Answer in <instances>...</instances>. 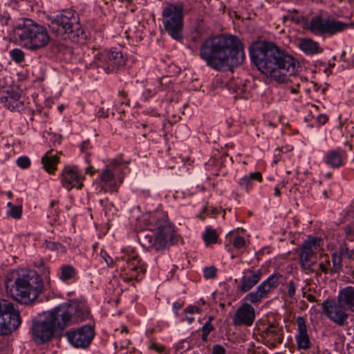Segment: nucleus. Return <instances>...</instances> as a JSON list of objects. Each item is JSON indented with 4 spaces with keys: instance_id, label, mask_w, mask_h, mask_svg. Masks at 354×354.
<instances>
[{
    "instance_id": "nucleus-36",
    "label": "nucleus",
    "mask_w": 354,
    "mask_h": 354,
    "mask_svg": "<svg viewBox=\"0 0 354 354\" xmlns=\"http://www.w3.org/2000/svg\"><path fill=\"white\" fill-rule=\"evenodd\" d=\"M265 297L263 295L257 290L256 292H251L248 293L245 297V299L250 301L252 304H257L261 301V299Z\"/></svg>"
},
{
    "instance_id": "nucleus-55",
    "label": "nucleus",
    "mask_w": 354,
    "mask_h": 354,
    "mask_svg": "<svg viewBox=\"0 0 354 354\" xmlns=\"http://www.w3.org/2000/svg\"><path fill=\"white\" fill-rule=\"evenodd\" d=\"M101 256L106 261V263L107 266H110L113 263V259L111 257H109V254L106 252H102Z\"/></svg>"
},
{
    "instance_id": "nucleus-20",
    "label": "nucleus",
    "mask_w": 354,
    "mask_h": 354,
    "mask_svg": "<svg viewBox=\"0 0 354 354\" xmlns=\"http://www.w3.org/2000/svg\"><path fill=\"white\" fill-rule=\"evenodd\" d=\"M59 306H66L70 308H72L73 311L71 313L70 317H68L70 320L67 322L66 328L76 322L85 320L89 315V310L87 309V308L75 301H72L71 303H64Z\"/></svg>"
},
{
    "instance_id": "nucleus-37",
    "label": "nucleus",
    "mask_w": 354,
    "mask_h": 354,
    "mask_svg": "<svg viewBox=\"0 0 354 354\" xmlns=\"http://www.w3.org/2000/svg\"><path fill=\"white\" fill-rule=\"evenodd\" d=\"M10 55L12 59L18 64L22 62L25 58L24 53L19 48H15L10 50Z\"/></svg>"
},
{
    "instance_id": "nucleus-3",
    "label": "nucleus",
    "mask_w": 354,
    "mask_h": 354,
    "mask_svg": "<svg viewBox=\"0 0 354 354\" xmlns=\"http://www.w3.org/2000/svg\"><path fill=\"white\" fill-rule=\"evenodd\" d=\"M15 280L8 279L7 290L12 297L21 304H28L35 301L45 288L39 275L32 270L14 273Z\"/></svg>"
},
{
    "instance_id": "nucleus-61",
    "label": "nucleus",
    "mask_w": 354,
    "mask_h": 354,
    "mask_svg": "<svg viewBox=\"0 0 354 354\" xmlns=\"http://www.w3.org/2000/svg\"><path fill=\"white\" fill-rule=\"evenodd\" d=\"M306 299L309 302H318V300L316 299V297L313 295H311V294H308L306 295Z\"/></svg>"
},
{
    "instance_id": "nucleus-2",
    "label": "nucleus",
    "mask_w": 354,
    "mask_h": 354,
    "mask_svg": "<svg viewBox=\"0 0 354 354\" xmlns=\"http://www.w3.org/2000/svg\"><path fill=\"white\" fill-rule=\"evenodd\" d=\"M241 40L230 34H221L205 39L200 47V57L216 71H232L240 64Z\"/></svg>"
},
{
    "instance_id": "nucleus-50",
    "label": "nucleus",
    "mask_w": 354,
    "mask_h": 354,
    "mask_svg": "<svg viewBox=\"0 0 354 354\" xmlns=\"http://www.w3.org/2000/svg\"><path fill=\"white\" fill-rule=\"evenodd\" d=\"M225 348L221 344H214L212 346V354H225Z\"/></svg>"
},
{
    "instance_id": "nucleus-14",
    "label": "nucleus",
    "mask_w": 354,
    "mask_h": 354,
    "mask_svg": "<svg viewBox=\"0 0 354 354\" xmlns=\"http://www.w3.org/2000/svg\"><path fill=\"white\" fill-rule=\"evenodd\" d=\"M157 234L154 239L153 249L156 251L166 248L169 244L176 241V236L171 223L168 221L167 215L160 214L155 218Z\"/></svg>"
},
{
    "instance_id": "nucleus-30",
    "label": "nucleus",
    "mask_w": 354,
    "mask_h": 354,
    "mask_svg": "<svg viewBox=\"0 0 354 354\" xmlns=\"http://www.w3.org/2000/svg\"><path fill=\"white\" fill-rule=\"evenodd\" d=\"M252 180H257V182H262L263 177L260 171H255L250 173L248 176H245V187L247 189L252 188Z\"/></svg>"
},
{
    "instance_id": "nucleus-53",
    "label": "nucleus",
    "mask_w": 354,
    "mask_h": 354,
    "mask_svg": "<svg viewBox=\"0 0 354 354\" xmlns=\"http://www.w3.org/2000/svg\"><path fill=\"white\" fill-rule=\"evenodd\" d=\"M149 348L154 350L158 353H161L165 351V347L160 344L152 343Z\"/></svg>"
},
{
    "instance_id": "nucleus-8",
    "label": "nucleus",
    "mask_w": 354,
    "mask_h": 354,
    "mask_svg": "<svg viewBox=\"0 0 354 354\" xmlns=\"http://www.w3.org/2000/svg\"><path fill=\"white\" fill-rule=\"evenodd\" d=\"M183 7L181 4L169 3L162 12V22L165 32L175 41L183 39Z\"/></svg>"
},
{
    "instance_id": "nucleus-28",
    "label": "nucleus",
    "mask_w": 354,
    "mask_h": 354,
    "mask_svg": "<svg viewBox=\"0 0 354 354\" xmlns=\"http://www.w3.org/2000/svg\"><path fill=\"white\" fill-rule=\"evenodd\" d=\"M255 319L254 308L249 304L245 303V326H251Z\"/></svg>"
},
{
    "instance_id": "nucleus-35",
    "label": "nucleus",
    "mask_w": 354,
    "mask_h": 354,
    "mask_svg": "<svg viewBox=\"0 0 354 354\" xmlns=\"http://www.w3.org/2000/svg\"><path fill=\"white\" fill-rule=\"evenodd\" d=\"M8 206L10 207V210L8 212V215L17 219L21 218L22 214V207L21 205H14L12 203L9 202Z\"/></svg>"
},
{
    "instance_id": "nucleus-38",
    "label": "nucleus",
    "mask_w": 354,
    "mask_h": 354,
    "mask_svg": "<svg viewBox=\"0 0 354 354\" xmlns=\"http://www.w3.org/2000/svg\"><path fill=\"white\" fill-rule=\"evenodd\" d=\"M233 323L236 326L243 324V304H241L233 317Z\"/></svg>"
},
{
    "instance_id": "nucleus-39",
    "label": "nucleus",
    "mask_w": 354,
    "mask_h": 354,
    "mask_svg": "<svg viewBox=\"0 0 354 354\" xmlns=\"http://www.w3.org/2000/svg\"><path fill=\"white\" fill-rule=\"evenodd\" d=\"M135 29H136V27L128 28L125 29L123 32L124 37L127 39H133V37H135L136 40H138V39L140 40L142 37L138 33V32L136 31V30H135Z\"/></svg>"
},
{
    "instance_id": "nucleus-32",
    "label": "nucleus",
    "mask_w": 354,
    "mask_h": 354,
    "mask_svg": "<svg viewBox=\"0 0 354 354\" xmlns=\"http://www.w3.org/2000/svg\"><path fill=\"white\" fill-rule=\"evenodd\" d=\"M203 238L204 241L205 242V244L208 245L210 243H216L218 239V236L214 230H212L211 228H206L203 235Z\"/></svg>"
},
{
    "instance_id": "nucleus-5",
    "label": "nucleus",
    "mask_w": 354,
    "mask_h": 354,
    "mask_svg": "<svg viewBox=\"0 0 354 354\" xmlns=\"http://www.w3.org/2000/svg\"><path fill=\"white\" fill-rule=\"evenodd\" d=\"M5 30L17 38L22 46L31 50L44 48L50 41L47 29L30 19H21L12 29L2 30Z\"/></svg>"
},
{
    "instance_id": "nucleus-54",
    "label": "nucleus",
    "mask_w": 354,
    "mask_h": 354,
    "mask_svg": "<svg viewBox=\"0 0 354 354\" xmlns=\"http://www.w3.org/2000/svg\"><path fill=\"white\" fill-rule=\"evenodd\" d=\"M317 121L319 124L324 125L328 121V117L326 114H319L317 117Z\"/></svg>"
},
{
    "instance_id": "nucleus-7",
    "label": "nucleus",
    "mask_w": 354,
    "mask_h": 354,
    "mask_svg": "<svg viewBox=\"0 0 354 354\" xmlns=\"http://www.w3.org/2000/svg\"><path fill=\"white\" fill-rule=\"evenodd\" d=\"M48 28L58 39L79 43L86 38L79 16L73 10H66L57 15L50 20Z\"/></svg>"
},
{
    "instance_id": "nucleus-17",
    "label": "nucleus",
    "mask_w": 354,
    "mask_h": 354,
    "mask_svg": "<svg viewBox=\"0 0 354 354\" xmlns=\"http://www.w3.org/2000/svg\"><path fill=\"white\" fill-rule=\"evenodd\" d=\"M262 337L268 347L275 348L283 342V328L278 324H271L263 331Z\"/></svg>"
},
{
    "instance_id": "nucleus-45",
    "label": "nucleus",
    "mask_w": 354,
    "mask_h": 354,
    "mask_svg": "<svg viewBox=\"0 0 354 354\" xmlns=\"http://www.w3.org/2000/svg\"><path fill=\"white\" fill-rule=\"evenodd\" d=\"M204 277L206 279H214L216 274V268L214 266L206 267L203 269Z\"/></svg>"
},
{
    "instance_id": "nucleus-64",
    "label": "nucleus",
    "mask_w": 354,
    "mask_h": 354,
    "mask_svg": "<svg viewBox=\"0 0 354 354\" xmlns=\"http://www.w3.org/2000/svg\"><path fill=\"white\" fill-rule=\"evenodd\" d=\"M208 335H209L208 333L202 332L201 339L203 342L207 341Z\"/></svg>"
},
{
    "instance_id": "nucleus-29",
    "label": "nucleus",
    "mask_w": 354,
    "mask_h": 354,
    "mask_svg": "<svg viewBox=\"0 0 354 354\" xmlns=\"http://www.w3.org/2000/svg\"><path fill=\"white\" fill-rule=\"evenodd\" d=\"M324 259V260L319 263V271L317 270L319 272H320V275L322 274V272H324V274L330 273V270L329 268L330 266V260L329 259L328 254H321L319 255V259Z\"/></svg>"
},
{
    "instance_id": "nucleus-9",
    "label": "nucleus",
    "mask_w": 354,
    "mask_h": 354,
    "mask_svg": "<svg viewBox=\"0 0 354 354\" xmlns=\"http://www.w3.org/2000/svg\"><path fill=\"white\" fill-rule=\"evenodd\" d=\"M322 244L320 237L309 236L297 249L299 263L303 271L319 277L320 272L315 271L312 266L317 262V250Z\"/></svg>"
},
{
    "instance_id": "nucleus-12",
    "label": "nucleus",
    "mask_w": 354,
    "mask_h": 354,
    "mask_svg": "<svg viewBox=\"0 0 354 354\" xmlns=\"http://www.w3.org/2000/svg\"><path fill=\"white\" fill-rule=\"evenodd\" d=\"M354 27V23H344L335 19H324L322 15L313 17L309 22L308 29L315 35H334L337 32Z\"/></svg>"
},
{
    "instance_id": "nucleus-1",
    "label": "nucleus",
    "mask_w": 354,
    "mask_h": 354,
    "mask_svg": "<svg viewBox=\"0 0 354 354\" xmlns=\"http://www.w3.org/2000/svg\"><path fill=\"white\" fill-rule=\"evenodd\" d=\"M249 53L257 70L278 83L286 82L288 73L292 75L295 72V58L274 42L254 41L249 47Z\"/></svg>"
},
{
    "instance_id": "nucleus-25",
    "label": "nucleus",
    "mask_w": 354,
    "mask_h": 354,
    "mask_svg": "<svg viewBox=\"0 0 354 354\" xmlns=\"http://www.w3.org/2000/svg\"><path fill=\"white\" fill-rule=\"evenodd\" d=\"M59 160L57 153L53 154V150L47 151L41 158V163L44 169L50 174L56 170V165Z\"/></svg>"
},
{
    "instance_id": "nucleus-43",
    "label": "nucleus",
    "mask_w": 354,
    "mask_h": 354,
    "mask_svg": "<svg viewBox=\"0 0 354 354\" xmlns=\"http://www.w3.org/2000/svg\"><path fill=\"white\" fill-rule=\"evenodd\" d=\"M17 165L21 169H27L30 165V160L28 156H21L17 160Z\"/></svg>"
},
{
    "instance_id": "nucleus-42",
    "label": "nucleus",
    "mask_w": 354,
    "mask_h": 354,
    "mask_svg": "<svg viewBox=\"0 0 354 354\" xmlns=\"http://www.w3.org/2000/svg\"><path fill=\"white\" fill-rule=\"evenodd\" d=\"M286 288L287 295L288 297L290 299H293L295 295L297 289L296 283H295V281L293 280H290V281H288L286 284Z\"/></svg>"
},
{
    "instance_id": "nucleus-11",
    "label": "nucleus",
    "mask_w": 354,
    "mask_h": 354,
    "mask_svg": "<svg viewBox=\"0 0 354 354\" xmlns=\"http://www.w3.org/2000/svg\"><path fill=\"white\" fill-rule=\"evenodd\" d=\"M354 27V23H344L335 19H324L322 15L313 17L309 22L308 29L315 35H334L337 32Z\"/></svg>"
},
{
    "instance_id": "nucleus-51",
    "label": "nucleus",
    "mask_w": 354,
    "mask_h": 354,
    "mask_svg": "<svg viewBox=\"0 0 354 354\" xmlns=\"http://www.w3.org/2000/svg\"><path fill=\"white\" fill-rule=\"evenodd\" d=\"M214 328L209 322H206L202 326L201 330L203 333L209 334L210 332L214 330Z\"/></svg>"
},
{
    "instance_id": "nucleus-52",
    "label": "nucleus",
    "mask_w": 354,
    "mask_h": 354,
    "mask_svg": "<svg viewBox=\"0 0 354 354\" xmlns=\"http://www.w3.org/2000/svg\"><path fill=\"white\" fill-rule=\"evenodd\" d=\"M96 115L98 118H106L109 116V109L101 107L97 112Z\"/></svg>"
},
{
    "instance_id": "nucleus-34",
    "label": "nucleus",
    "mask_w": 354,
    "mask_h": 354,
    "mask_svg": "<svg viewBox=\"0 0 354 354\" xmlns=\"http://www.w3.org/2000/svg\"><path fill=\"white\" fill-rule=\"evenodd\" d=\"M101 182L108 184L114 180L113 171L109 167L105 168L100 174Z\"/></svg>"
},
{
    "instance_id": "nucleus-4",
    "label": "nucleus",
    "mask_w": 354,
    "mask_h": 354,
    "mask_svg": "<svg viewBox=\"0 0 354 354\" xmlns=\"http://www.w3.org/2000/svg\"><path fill=\"white\" fill-rule=\"evenodd\" d=\"M73 309L66 306H58L44 315V317L35 322L32 326V339L37 344H44L54 336L57 330H63L70 320Z\"/></svg>"
},
{
    "instance_id": "nucleus-18",
    "label": "nucleus",
    "mask_w": 354,
    "mask_h": 354,
    "mask_svg": "<svg viewBox=\"0 0 354 354\" xmlns=\"http://www.w3.org/2000/svg\"><path fill=\"white\" fill-rule=\"evenodd\" d=\"M61 182L63 187L68 190H71L73 187L81 189L82 187L80 174H78L75 167H64L62 174Z\"/></svg>"
},
{
    "instance_id": "nucleus-58",
    "label": "nucleus",
    "mask_w": 354,
    "mask_h": 354,
    "mask_svg": "<svg viewBox=\"0 0 354 354\" xmlns=\"http://www.w3.org/2000/svg\"><path fill=\"white\" fill-rule=\"evenodd\" d=\"M199 311V308L197 306H188L185 310H184V312L185 313H194L196 312H198Z\"/></svg>"
},
{
    "instance_id": "nucleus-56",
    "label": "nucleus",
    "mask_w": 354,
    "mask_h": 354,
    "mask_svg": "<svg viewBox=\"0 0 354 354\" xmlns=\"http://www.w3.org/2000/svg\"><path fill=\"white\" fill-rule=\"evenodd\" d=\"M257 349H259V348H257L253 343L251 342L250 347L247 349V354H265L257 351Z\"/></svg>"
},
{
    "instance_id": "nucleus-40",
    "label": "nucleus",
    "mask_w": 354,
    "mask_h": 354,
    "mask_svg": "<svg viewBox=\"0 0 354 354\" xmlns=\"http://www.w3.org/2000/svg\"><path fill=\"white\" fill-rule=\"evenodd\" d=\"M218 213V210L213 207H205L203 209V211L201 212V214L198 215V217L201 219H205V214H207V216H209L210 217H214L215 215H216Z\"/></svg>"
},
{
    "instance_id": "nucleus-26",
    "label": "nucleus",
    "mask_w": 354,
    "mask_h": 354,
    "mask_svg": "<svg viewBox=\"0 0 354 354\" xmlns=\"http://www.w3.org/2000/svg\"><path fill=\"white\" fill-rule=\"evenodd\" d=\"M226 239L233 245L235 248L241 249L243 248V229L237 228L230 232Z\"/></svg>"
},
{
    "instance_id": "nucleus-62",
    "label": "nucleus",
    "mask_w": 354,
    "mask_h": 354,
    "mask_svg": "<svg viewBox=\"0 0 354 354\" xmlns=\"http://www.w3.org/2000/svg\"><path fill=\"white\" fill-rule=\"evenodd\" d=\"M290 19L292 21H294L297 24H299L301 21V18L299 16H292Z\"/></svg>"
},
{
    "instance_id": "nucleus-57",
    "label": "nucleus",
    "mask_w": 354,
    "mask_h": 354,
    "mask_svg": "<svg viewBox=\"0 0 354 354\" xmlns=\"http://www.w3.org/2000/svg\"><path fill=\"white\" fill-rule=\"evenodd\" d=\"M183 302L176 301L173 304V305H172L173 310L176 315H178V310H180L183 307Z\"/></svg>"
},
{
    "instance_id": "nucleus-44",
    "label": "nucleus",
    "mask_w": 354,
    "mask_h": 354,
    "mask_svg": "<svg viewBox=\"0 0 354 354\" xmlns=\"http://www.w3.org/2000/svg\"><path fill=\"white\" fill-rule=\"evenodd\" d=\"M345 238L349 241H354V227L351 225H347L344 227Z\"/></svg>"
},
{
    "instance_id": "nucleus-60",
    "label": "nucleus",
    "mask_w": 354,
    "mask_h": 354,
    "mask_svg": "<svg viewBox=\"0 0 354 354\" xmlns=\"http://www.w3.org/2000/svg\"><path fill=\"white\" fill-rule=\"evenodd\" d=\"M145 239V241L148 242V247L153 248V243L155 239H153V236L150 235H146Z\"/></svg>"
},
{
    "instance_id": "nucleus-13",
    "label": "nucleus",
    "mask_w": 354,
    "mask_h": 354,
    "mask_svg": "<svg viewBox=\"0 0 354 354\" xmlns=\"http://www.w3.org/2000/svg\"><path fill=\"white\" fill-rule=\"evenodd\" d=\"M19 312L14 305L5 299H0V335H8L21 324Z\"/></svg>"
},
{
    "instance_id": "nucleus-49",
    "label": "nucleus",
    "mask_w": 354,
    "mask_h": 354,
    "mask_svg": "<svg viewBox=\"0 0 354 354\" xmlns=\"http://www.w3.org/2000/svg\"><path fill=\"white\" fill-rule=\"evenodd\" d=\"M46 247L52 250H57L63 248L61 243L54 241H46Z\"/></svg>"
},
{
    "instance_id": "nucleus-27",
    "label": "nucleus",
    "mask_w": 354,
    "mask_h": 354,
    "mask_svg": "<svg viewBox=\"0 0 354 354\" xmlns=\"http://www.w3.org/2000/svg\"><path fill=\"white\" fill-rule=\"evenodd\" d=\"M333 267L330 270V274L339 272L342 268V253L334 252L332 254Z\"/></svg>"
},
{
    "instance_id": "nucleus-24",
    "label": "nucleus",
    "mask_w": 354,
    "mask_h": 354,
    "mask_svg": "<svg viewBox=\"0 0 354 354\" xmlns=\"http://www.w3.org/2000/svg\"><path fill=\"white\" fill-rule=\"evenodd\" d=\"M300 49L307 55H315L323 52V48L320 47L318 42L312 39H303L299 44Z\"/></svg>"
},
{
    "instance_id": "nucleus-16",
    "label": "nucleus",
    "mask_w": 354,
    "mask_h": 354,
    "mask_svg": "<svg viewBox=\"0 0 354 354\" xmlns=\"http://www.w3.org/2000/svg\"><path fill=\"white\" fill-rule=\"evenodd\" d=\"M93 328L89 325H84L76 330H71L66 333L69 343L74 347L85 348L88 347L94 337Z\"/></svg>"
},
{
    "instance_id": "nucleus-47",
    "label": "nucleus",
    "mask_w": 354,
    "mask_h": 354,
    "mask_svg": "<svg viewBox=\"0 0 354 354\" xmlns=\"http://www.w3.org/2000/svg\"><path fill=\"white\" fill-rule=\"evenodd\" d=\"M25 109L24 101L21 100V97H19L18 100L13 105V108L11 111H15L17 112H21Z\"/></svg>"
},
{
    "instance_id": "nucleus-21",
    "label": "nucleus",
    "mask_w": 354,
    "mask_h": 354,
    "mask_svg": "<svg viewBox=\"0 0 354 354\" xmlns=\"http://www.w3.org/2000/svg\"><path fill=\"white\" fill-rule=\"evenodd\" d=\"M4 80H0V102L7 109L12 110L20 94L4 84Z\"/></svg>"
},
{
    "instance_id": "nucleus-59",
    "label": "nucleus",
    "mask_w": 354,
    "mask_h": 354,
    "mask_svg": "<svg viewBox=\"0 0 354 354\" xmlns=\"http://www.w3.org/2000/svg\"><path fill=\"white\" fill-rule=\"evenodd\" d=\"M276 153L274 154V158L273 160L274 164H277L281 159V151L277 149L276 151Z\"/></svg>"
},
{
    "instance_id": "nucleus-22",
    "label": "nucleus",
    "mask_w": 354,
    "mask_h": 354,
    "mask_svg": "<svg viewBox=\"0 0 354 354\" xmlns=\"http://www.w3.org/2000/svg\"><path fill=\"white\" fill-rule=\"evenodd\" d=\"M346 159V152L338 149L328 151L324 156V162L333 169H338L344 165Z\"/></svg>"
},
{
    "instance_id": "nucleus-31",
    "label": "nucleus",
    "mask_w": 354,
    "mask_h": 354,
    "mask_svg": "<svg viewBox=\"0 0 354 354\" xmlns=\"http://www.w3.org/2000/svg\"><path fill=\"white\" fill-rule=\"evenodd\" d=\"M75 270L71 266H64L61 268V273L59 278L65 281L66 280L73 278L75 275Z\"/></svg>"
},
{
    "instance_id": "nucleus-10",
    "label": "nucleus",
    "mask_w": 354,
    "mask_h": 354,
    "mask_svg": "<svg viewBox=\"0 0 354 354\" xmlns=\"http://www.w3.org/2000/svg\"><path fill=\"white\" fill-rule=\"evenodd\" d=\"M126 59L120 51L110 50L107 53H97L86 67L89 68H101L106 73H113L125 64Z\"/></svg>"
},
{
    "instance_id": "nucleus-33",
    "label": "nucleus",
    "mask_w": 354,
    "mask_h": 354,
    "mask_svg": "<svg viewBox=\"0 0 354 354\" xmlns=\"http://www.w3.org/2000/svg\"><path fill=\"white\" fill-rule=\"evenodd\" d=\"M283 279V274L279 272H275L271 274L265 281L266 283H269L272 288L274 289L278 287L279 283H281V280Z\"/></svg>"
},
{
    "instance_id": "nucleus-19",
    "label": "nucleus",
    "mask_w": 354,
    "mask_h": 354,
    "mask_svg": "<svg viewBox=\"0 0 354 354\" xmlns=\"http://www.w3.org/2000/svg\"><path fill=\"white\" fill-rule=\"evenodd\" d=\"M298 333L296 335V342L299 349L306 350L310 348L311 342L307 333L306 320L303 317L297 318Z\"/></svg>"
},
{
    "instance_id": "nucleus-63",
    "label": "nucleus",
    "mask_w": 354,
    "mask_h": 354,
    "mask_svg": "<svg viewBox=\"0 0 354 354\" xmlns=\"http://www.w3.org/2000/svg\"><path fill=\"white\" fill-rule=\"evenodd\" d=\"M120 165V162L117 159H114L111 161L110 163V167H117L118 165Z\"/></svg>"
},
{
    "instance_id": "nucleus-23",
    "label": "nucleus",
    "mask_w": 354,
    "mask_h": 354,
    "mask_svg": "<svg viewBox=\"0 0 354 354\" xmlns=\"http://www.w3.org/2000/svg\"><path fill=\"white\" fill-rule=\"evenodd\" d=\"M263 275L261 269H248L245 271V292L252 289L259 283Z\"/></svg>"
},
{
    "instance_id": "nucleus-48",
    "label": "nucleus",
    "mask_w": 354,
    "mask_h": 354,
    "mask_svg": "<svg viewBox=\"0 0 354 354\" xmlns=\"http://www.w3.org/2000/svg\"><path fill=\"white\" fill-rule=\"evenodd\" d=\"M11 18L8 13L4 12L3 15H0V24L3 26H8L11 25Z\"/></svg>"
},
{
    "instance_id": "nucleus-15",
    "label": "nucleus",
    "mask_w": 354,
    "mask_h": 354,
    "mask_svg": "<svg viewBox=\"0 0 354 354\" xmlns=\"http://www.w3.org/2000/svg\"><path fill=\"white\" fill-rule=\"evenodd\" d=\"M117 259H121L125 262L120 274L121 279L124 281L129 282L133 279L138 281L142 279L146 268L137 254H127L120 257H118Z\"/></svg>"
},
{
    "instance_id": "nucleus-46",
    "label": "nucleus",
    "mask_w": 354,
    "mask_h": 354,
    "mask_svg": "<svg viewBox=\"0 0 354 354\" xmlns=\"http://www.w3.org/2000/svg\"><path fill=\"white\" fill-rule=\"evenodd\" d=\"M100 205L103 207L106 215H107L109 212H111L112 209L113 208V203H109L107 199L100 200Z\"/></svg>"
},
{
    "instance_id": "nucleus-41",
    "label": "nucleus",
    "mask_w": 354,
    "mask_h": 354,
    "mask_svg": "<svg viewBox=\"0 0 354 354\" xmlns=\"http://www.w3.org/2000/svg\"><path fill=\"white\" fill-rule=\"evenodd\" d=\"M258 290L261 292L263 296L266 297L272 290H274V288H272V286L269 283H266V282L264 281H263L258 287Z\"/></svg>"
},
{
    "instance_id": "nucleus-6",
    "label": "nucleus",
    "mask_w": 354,
    "mask_h": 354,
    "mask_svg": "<svg viewBox=\"0 0 354 354\" xmlns=\"http://www.w3.org/2000/svg\"><path fill=\"white\" fill-rule=\"evenodd\" d=\"M322 313L339 326L348 324L350 313H354V287L339 290L336 299H326L322 303Z\"/></svg>"
}]
</instances>
